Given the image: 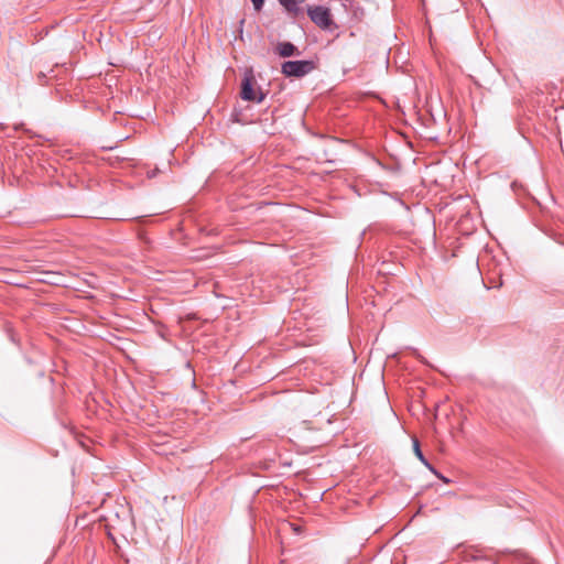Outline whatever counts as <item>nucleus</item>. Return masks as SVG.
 Returning <instances> with one entry per match:
<instances>
[{
  "label": "nucleus",
  "instance_id": "1",
  "mask_svg": "<svg viewBox=\"0 0 564 564\" xmlns=\"http://www.w3.org/2000/svg\"><path fill=\"white\" fill-rule=\"evenodd\" d=\"M317 67L312 59L286 61L281 66V73L286 77L301 78L310 74Z\"/></svg>",
  "mask_w": 564,
  "mask_h": 564
},
{
  "label": "nucleus",
  "instance_id": "2",
  "mask_svg": "<svg viewBox=\"0 0 564 564\" xmlns=\"http://www.w3.org/2000/svg\"><path fill=\"white\" fill-rule=\"evenodd\" d=\"M307 15L322 30L330 31L335 26L330 10L324 6H308Z\"/></svg>",
  "mask_w": 564,
  "mask_h": 564
},
{
  "label": "nucleus",
  "instance_id": "3",
  "mask_svg": "<svg viewBox=\"0 0 564 564\" xmlns=\"http://www.w3.org/2000/svg\"><path fill=\"white\" fill-rule=\"evenodd\" d=\"M254 78L252 73H247L241 83V98L248 101H256L258 104L262 102L265 95L262 91L256 94L253 88Z\"/></svg>",
  "mask_w": 564,
  "mask_h": 564
},
{
  "label": "nucleus",
  "instance_id": "4",
  "mask_svg": "<svg viewBox=\"0 0 564 564\" xmlns=\"http://www.w3.org/2000/svg\"><path fill=\"white\" fill-rule=\"evenodd\" d=\"M304 0H279V3L284 8L288 14L295 19L300 15H303V9L301 8V3Z\"/></svg>",
  "mask_w": 564,
  "mask_h": 564
},
{
  "label": "nucleus",
  "instance_id": "5",
  "mask_svg": "<svg viewBox=\"0 0 564 564\" xmlns=\"http://www.w3.org/2000/svg\"><path fill=\"white\" fill-rule=\"evenodd\" d=\"M275 53L281 57L300 56L301 52L291 42H279L275 46Z\"/></svg>",
  "mask_w": 564,
  "mask_h": 564
},
{
  "label": "nucleus",
  "instance_id": "6",
  "mask_svg": "<svg viewBox=\"0 0 564 564\" xmlns=\"http://www.w3.org/2000/svg\"><path fill=\"white\" fill-rule=\"evenodd\" d=\"M413 451L415 456L420 459V462L434 475H437L436 469L429 463V460L425 458L423 452L421 451L420 442L417 438H413Z\"/></svg>",
  "mask_w": 564,
  "mask_h": 564
},
{
  "label": "nucleus",
  "instance_id": "7",
  "mask_svg": "<svg viewBox=\"0 0 564 564\" xmlns=\"http://www.w3.org/2000/svg\"><path fill=\"white\" fill-rule=\"evenodd\" d=\"M256 11H260L263 7L264 0H251Z\"/></svg>",
  "mask_w": 564,
  "mask_h": 564
}]
</instances>
